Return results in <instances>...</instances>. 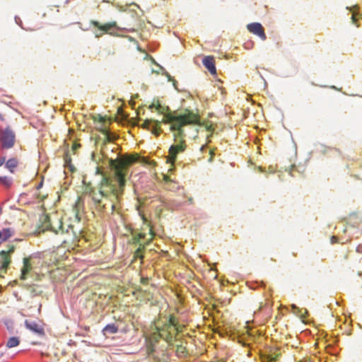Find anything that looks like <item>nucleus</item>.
<instances>
[{
  "label": "nucleus",
  "mask_w": 362,
  "mask_h": 362,
  "mask_svg": "<svg viewBox=\"0 0 362 362\" xmlns=\"http://www.w3.org/2000/svg\"><path fill=\"white\" fill-rule=\"evenodd\" d=\"M109 165L114 172L113 175L108 176L103 173L101 168L95 167V175H101V180L97 187H93L90 183L86 185L88 195L93 201L96 209L107 215L118 212V204L121 202L127 182L126 158H109Z\"/></svg>",
  "instance_id": "1"
},
{
  "label": "nucleus",
  "mask_w": 362,
  "mask_h": 362,
  "mask_svg": "<svg viewBox=\"0 0 362 362\" xmlns=\"http://www.w3.org/2000/svg\"><path fill=\"white\" fill-rule=\"evenodd\" d=\"M42 186V182H40L37 187V189L40 188Z\"/></svg>",
  "instance_id": "40"
},
{
  "label": "nucleus",
  "mask_w": 362,
  "mask_h": 362,
  "mask_svg": "<svg viewBox=\"0 0 362 362\" xmlns=\"http://www.w3.org/2000/svg\"><path fill=\"white\" fill-rule=\"evenodd\" d=\"M15 246L13 245H8V250H1L0 252V264L1 269L4 270V273L7 272V270L11 262V257L15 251Z\"/></svg>",
  "instance_id": "8"
},
{
  "label": "nucleus",
  "mask_w": 362,
  "mask_h": 362,
  "mask_svg": "<svg viewBox=\"0 0 362 362\" xmlns=\"http://www.w3.org/2000/svg\"><path fill=\"white\" fill-rule=\"evenodd\" d=\"M119 326L116 323H110L107 324L102 330L103 334L105 336H109L110 334H114L118 332Z\"/></svg>",
  "instance_id": "20"
},
{
  "label": "nucleus",
  "mask_w": 362,
  "mask_h": 362,
  "mask_svg": "<svg viewBox=\"0 0 362 362\" xmlns=\"http://www.w3.org/2000/svg\"><path fill=\"white\" fill-rule=\"evenodd\" d=\"M171 203L169 204L170 207L172 208V209H177L181 204V202L177 201V200H172L170 201Z\"/></svg>",
  "instance_id": "30"
},
{
  "label": "nucleus",
  "mask_w": 362,
  "mask_h": 362,
  "mask_svg": "<svg viewBox=\"0 0 362 362\" xmlns=\"http://www.w3.org/2000/svg\"><path fill=\"white\" fill-rule=\"evenodd\" d=\"M290 174L291 176H293V174L292 173V171L290 172Z\"/></svg>",
  "instance_id": "45"
},
{
  "label": "nucleus",
  "mask_w": 362,
  "mask_h": 362,
  "mask_svg": "<svg viewBox=\"0 0 362 362\" xmlns=\"http://www.w3.org/2000/svg\"><path fill=\"white\" fill-rule=\"evenodd\" d=\"M200 151L204 152V144L200 146Z\"/></svg>",
  "instance_id": "39"
},
{
  "label": "nucleus",
  "mask_w": 362,
  "mask_h": 362,
  "mask_svg": "<svg viewBox=\"0 0 362 362\" xmlns=\"http://www.w3.org/2000/svg\"><path fill=\"white\" fill-rule=\"evenodd\" d=\"M100 120H103V117H100Z\"/></svg>",
  "instance_id": "48"
},
{
  "label": "nucleus",
  "mask_w": 362,
  "mask_h": 362,
  "mask_svg": "<svg viewBox=\"0 0 362 362\" xmlns=\"http://www.w3.org/2000/svg\"><path fill=\"white\" fill-rule=\"evenodd\" d=\"M166 319H171L173 321L174 325H175V327H176V332L175 334V339H174L173 344H170V346H173L176 347L175 351H176V354L178 357H180V358L185 357L187 354V351L186 346L183 344V342L181 341L180 340V339L178 338L179 337L178 333L180 332L179 325L177 324L175 317H167Z\"/></svg>",
  "instance_id": "6"
},
{
  "label": "nucleus",
  "mask_w": 362,
  "mask_h": 362,
  "mask_svg": "<svg viewBox=\"0 0 362 362\" xmlns=\"http://www.w3.org/2000/svg\"><path fill=\"white\" fill-rule=\"evenodd\" d=\"M331 243L332 244L337 243V238L336 236H332L331 238Z\"/></svg>",
  "instance_id": "34"
},
{
  "label": "nucleus",
  "mask_w": 362,
  "mask_h": 362,
  "mask_svg": "<svg viewBox=\"0 0 362 362\" xmlns=\"http://www.w3.org/2000/svg\"><path fill=\"white\" fill-rule=\"evenodd\" d=\"M149 109L151 110H156L159 114L163 115V119H162V122L163 123H164V117H165V115H166L169 112H170V113H175V112H171L168 107H165L162 106L160 104L158 100H157L156 102H153L151 105H150Z\"/></svg>",
  "instance_id": "15"
},
{
  "label": "nucleus",
  "mask_w": 362,
  "mask_h": 362,
  "mask_svg": "<svg viewBox=\"0 0 362 362\" xmlns=\"http://www.w3.org/2000/svg\"><path fill=\"white\" fill-rule=\"evenodd\" d=\"M25 327L38 337H44L45 335L44 327L35 321L25 320L24 322Z\"/></svg>",
  "instance_id": "10"
},
{
  "label": "nucleus",
  "mask_w": 362,
  "mask_h": 362,
  "mask_svg": "<svg viewBox=\"0 0 362 362\" xmlns=\"http://www.w3.org/2000/svg\"><path fill=\"white\" fill-rule=\"evenodd\" d=\"M247 30L259 37H260L263 40H266L267 37L264 33V30L263 26L259 23H252L247 25Z\"/></svg>",
  "instance_id": "13"
},
{
  "label": "nucleus",
  "mask_w": 362,
  "mask_h": 362,
  "mask_svg": "<svg viewBox=\"0 0 362 362\" xmlns=\"http://www.w3.org/2000/svg\"><path fill=\"white\" fill-rule=\"evenodd\" d=\"M23 266L21 270V279L26 280L28 279V274H30L33 267L30 264V258L25 257V258H23Z\"/></svg>",
  "instance_id": "17"
},
{
  "label": "nucleus",
  "mask_w": 362,
  "mask_h": 362,
  "mask_svg": "<svg viewBox=\"0 0 362 362\" xmlns=\"http://www.w3.org/2000/svg\"><path fill=\"white\" fill-rule=\"evenodd\" d=\"M143 235L139 234L134 235L132 238L133 244L138 246L134 252V257L136 259H143L144 257V252L145 247L144 243H141Z\"/></svg>",
  "instance_id": "12"
},
{
  "label": "nucleus",
  "mask_w": 362,
  "mask_h": 362,
  "mask_svg": "<svg viewBox=\"0 0 362 362\" xmlns=\"http://www.w3.org/2000/svg\"><path fill=\"white\" fill-rule=\"evenodd\" d=\"M199 122V117L189 111L183 114L169 112L165 115L164 124L170 125L175 140V144L169 148V158L171 161H175L177 154L185 151V137L195 139L197 136Z\"/></svg>",
  "instance_id": "2"
},
{
  "label": "nucleus",
  "mask_w": 362,
  "mask_h": 362,
  "mask_svg": "<svg viewBox=\"0 0 362 362\" xmlns=\"http://www.w3.org/2000/svg\"><path fill=\"white\" fill-rule=\"evenodd\" d=\"M101 132H102V134H105V135H107V134H108V130H107V129H102V130H101Z\"/></svg>",
  "instance_id": "36"
},
{
  "label": "nucleus",
  "mask_w": 362,
  "mask_h": 362,
  "mask_svg": "<svg viewBox=\"0 0 362 362\" xmlns=\"http://www.w3.org/2000/svg\"><path fill=\"white\" fill-rule=\"evenodd\" d=\"M46 220L49 230L57 234L59 233H69V229L73 228L71 225H69L67 229L65 230L62 219L56 215L52 217L47 216Z\"/></svg>",
  "instance_id": "5"
},
{
  "label": "nucleus",
  "mask_w": 362,
  "mask_h": 362,
  "mask_svg": "<svg viewBox=\"0 0 362 362\" xmlns=\"http://www.w3.org/2000/svg\"><path fill=\"white\" fill-rule=\"evenodd\" d=\"M165 188L169 191L177 192L180 189V186L170 178L168 175H163Z\"/></svg>",
  "instance_id": "16"
},
{
  "label": "nucleus",
  "mask_w": 362,
  "mask_h": 362,
  "mask_svg": "<svg viewBox=\"0 0 362 362\" xmlns=\"http://www.w3.org/2000/svg\"><path fill=\"white\" fill-rule=\"evenodd\" d=\"M15 21H16V24H18L19 26H21L22 28H23L22 26V21L18 16L15 17Z\"/></svg>",
  "instance_id": "31"
},
{
  "label": "nucleus",
  "mask_w": 362,
  "mask_h": 362,
  "mask_svg": "<svg viewBox=\"0 0 362 362\" xmlns=\"http://www.w3.org/2000/svg\"><path fill=\"white\" fill-rule=\"evenodd\" d=\"M205 132L207 134H206L205 137V152L206 151V143L210 142V138L213 136L214 134H218L219 131L221 130L222 127H221V124H218V117L214 115V113L209 112L208 113V117L207 119H205Z\"/></svg>",
  "instance_id": "4"
},
{
  "label": "nucleus",
  "mask_w": 362,
  "mask_h": 362,
  "mask_svg": "<svg viewBox=\"0 0 362 362\" xmlns=\"http://www.w3.org/2000/svg\"><path fill=\"white\" fill-rule=\"evenodd\" d=\"M3 356V353L0 352V358Z\"/></svg>",
  "instance_id": "44"
},
{
  "label": "nucleus",
  "mask_w": 362,
  "mask_h": 362,
  "mask_svg": "<svg viewBox=\"0 0 362 362\" xmlns=\"http://www.w3.org/2000/svg\"><path fill=\"white\" fill-rule=\"evenodd\" d=\"M13 178L7 176H0V185L4 189H8L13 185Z\"/></svg>",
  "instance_id": "22"
},
{
  "label": "nucleus",
  "mask_w": 362,
  "mask_h": 362,
  "mask_svg": "<svg viewBox=\"0 0 362 362\" xmlns=\"http://www.w3.org/2000/svg\"><path fill=\"white\" fill-rule=\"evenodd\" d=\"M80 147H81V144L75 143V144H74V145H73V146H72V148H73V151H74V152H76V151L78 148H80Z\"/></svg>",
  "instance_id": "32"
},
{
  "label": "nucleus",
  "mask_w": 362,
  "mask_h": 362,
  "mask_svg": "<svg viewBox=\"0 0 362 362\" xmlns=\"http://www.w3.org/2000/svg\"><path fill=\"white\" fill-rule=\"evenodd\" d=\"M351 20L353 23H356V18L354 15L351 16Z\"/></svg>",
  "instance_id": "38"
},
{
  "label": "nucleus",
  "mask_w": 362,
  "mask_h": 362,
  "mask_svg": "<svg viewBox=\"0 0 362 362\" xmlns=\"http://www.w3.org/2000/svg\"><path fill=\"white\" fill-rule=\"evenodd\" d=\"M194 62L198 66L201 67L202 65H204V55L199 54L194 58Z\"/></svg>",
  "instance_id": "27"
},
{
  "label": "nucleus",
  "mask_w": 362,
  "mask_h": 362,
  "mask_svg": "<svg viewBox=\"0 0 362 362\" xmlns=\"http://www.w3.org/2000/svg\"><path fill=\"white\" fill-rule=\"evenodd\" d=\"M211 317V312L209 308H207V305L205 303V326L207 325V322L210 320Z\"/></svg>",
  "instance_id": "28"
},
{
  "label": "nucleus",
  "mask_w": 362,
  "mask_h": 362,
  "mask_svg": "<svg viewBox=\"0 0 362 362\" xmlns=\"http://www.w3.org/2000/svg\"><path fill=\"white\" fill-rule=\"evenodd\" d=\"M15 134L9 128L0 129V143L2 148H10L15 143Z\"/></svg>",
  "instance_id": "7"
},
{
  "label": "nucleus",
  "mask_w": 362,
  "mask_h": 362,
  "mask_svg": "<svg viewBox=\"0 0 362 362\" xmlns=\"http://www.w3.org/2000/svg\"><path fill=\"white\" fill-rule=\"evenodd\" d=\"M142 127L151 130L152 134L156 136H158L163 132L160 128V122L156 119H147L142 124Z\"/></svg>",
  "instance_id": "11"
},
{
  "label": "nucleus",
  "mask_w": 362,
  "mask_h": 362,
  "mask_svg": "<svg viewBox=\"0 0 362 362\" xmlns=\"http://www.w3.org/2000/svg\"><path fill=\"white\" fill-rule=\"evenodd\" d=\"M41 308H42V305H40L39 308H38V310H39V311H40Z\"/></svg>",
  "instance_id": "42"
},
{
  "label": "nucleus",
  "mask_w": 362,
  "mask_h": 362,
  "mask_svg": "<svg viewBox=\"0 0 362 362\" xmlns=\"http://www.w3.org/2000/svg\"><path fill=\"white\" fill-rule=\"evenodd\" d=\"M0 118H1V119H2V118H1V115H0Z\"/></svg>",
  "instance_id": "49"
},
{
  "label": "nucleus",
  "mask_w": 362,
  "mask_h": 362,
  "mask_svg": "<svg viewBox=\"0 0 362 362\" xmlns=\"http://www.w3.org/2000/svg\"><path fill=\"white\" fill-rule=\"evenodd\" d=\"M160 68L163 70V74L165 75L167 78H168V81H172L173 82V85L174 86V88L176 89V90H178L177 88V81L176 80H175L170 75L169 73H168L163 67L162 66H160Z\"/></svg>",
  "instance_id": "26"
},
{
  "label": "nucleus",
  "mask_w": 362,
  "mask_h": 362,
  "mask_svg": "<svg viewBox=\"0 0 362 362\" xmlns=\"http://www.w3.org/2000/svg\"><path fill=\"white\" fill-rule=\"evenodd\" d=\"M148 279H141V283L144 284H148Z\"/></svg>",
  "instance_id": "37"
},
{
  "label": "nucleus",
  "mask_w": 362,
  "mask_h": 362,
  "mask_svg": "<svg viewBox=\"0 0 362 362\" xmlns=\"http://www.w3.org/2000/svg\"><path fill=\"white\" fill-rule=\"evenodd\" d=\"M188 201H189V203H192V199L190 197V198L188 199Z\"/></svg>",
  "instance_id": "41"
},
{
  "label": "nucleus",
  "mask_w": 362,
  "mask_h": 362,
  "mask_svg": "<svg viewBox=\"0 0 362 362\" xmlns=\"http://www.w3.org/2000/svg\"><path fill=\"white\" fill-rule=\"evenodd\" d=\"M21 286L30 293L31 297L40 296L42 293V291L40 289V286L37 284H23Z\"/></svg>",
  "instance_id": "18"
},
{
  "label": "nucleus",
  "mask_w": 362,
  "mask_h": 362,
  "mask_svg": "<svg viewBox=\"0 0 362 362\" xmlns=\"http://www.w3.org/2000/svg\"><path fill=\"white\" fill-rule=\"evenodd\" d=\"M161 327L157 326V332L149 339L147 346L148 356L154 362H169L168 347L173 344L176 327L171 319H165Z\"/></svg>",
  "instance_id": "3"
},
{
  "label": "nucleus",
  "mask_w": 362,
  "mask_h": 362,
  "mask_svg": "<svg viewBox=\"0 0 362 362\" xmlns=\"http://www.w3.org/2000/svg\"><path fill=\"white\" fill-rule=\"evenodd\" d=\"M346 231V228H344V229L343 230V232H344V233H345Z\"/></svg>",
  "instance_id": "46"
},
{
  "label": "nucleus",
  "mask_w": 362,
  "mask_h": 362,
  "mask_svg": "<svg viewBox=\"0 0 362 362\" xmlns=\"http://www.w3.org/2000/svg\"><path fill=\"white\" fill-rule=\"evenodd\" d=\"M291 310L301 318H306L308 315V310L305 308H300L295 304L291 305Z\"/></svg>",
  "instance_id": "21"
},
{
  "label": "nucleus",
  "mask_w": 362,
  "mask_h": 362,
  "mask_svg": "<svg viewBox=\"0 0 362 362\" xmlns=\"http://www.w3.org/2000/svg\"><path fill=\"white\" fill-rule=\"evenodd\" d=\"M4 163H6V157L2 156L0 158V167L3 165Z\"/></svg>",
  "instance_id": "33"
},
{
  "label": "nucleus",
  "mask_w": 362,
  "mask_h": 362,
  "mask_svg": "<svg viewBox=\"0 0 362 362\" xmlns=\"http://www.w3.org/2000/svg\"><path fill=\"white\" fill-rule=\"evenodd\" d=\"M262 286H264V284L263 282L261 283Z\"/></svg>",
  "instance_id": "47"
},
{
  "label": "nucleus",
  "mask_w": 362,
  "mask_h": 362,
  "mask_svg": "<svg viewBox=\"0 0 362 362\" xmlns=\"http://www.w3.org/2000/svg\"><path fill=\"white\" fill-rule=\"evenodd\" d=\"M18 165V160L16 158H10L5 163V168L11 173H13L14 168Z\"/></svg>",
  "instance_id": "24"
},
{
  "label": "nucleus",
  "mask_w": 362,
  "mask_h": 362,
  "mask_svg": "<svg viewBox=\"0 0 362 362\" xmlns=\"http://www.w3.org/2000/svg\"><path fill=\"white\" fill-rule=\"evenodd\" d=\"M204 66L214 77L217 76L215 59L213 56H205Z\"/></svg>",
  "instance_id": "14"
},
{
  "label": "nucleus",
  "mask_w": 362,
  "mask_h": 362,
  "mask_svg": "<svg viewBox=\"0 0 362 362\" xmlns=\"http://www.w3.org/2000/svg\"><path fill=\"white\" fill-rule=\"evenodd\" d=\"M206 263H207V267H209L208 278L216 279L218 276L217 270L214 268V266L207 262V261L205 259V264Z\"/></svg>",
  "instance_id": "25"
},
{
  "label": "nucleus",
  "mask_w": 362,
  "mask_h": 362,
  "mask_svg": "<svg viewBox=\"0 0 362 362\" xmlns=\"http://www.w3.org/2000/svg\"><path fill=\"white\" fill-rule=\"evenodd\" d=\"M332 88L335 89V90L337 89V88L335 86H332Z\"/></svg>",
  "instance_id": "43"
},
{
  "label": "nucleus",
  "mask_w": 362,
  "mask_h": 362,
  "mask_svg": "<svg viewBox=\"0 0 362 362\" xmlns=\"http://www.w3.org/2000/svg\"><path fill=\"white\" fill-rule=\"evenodd\" d=\"M20 338L18 337H11L8 338L6 342V346L8 349L14 348L20 344Z\"/></svg>",
  "instance_id": "23"
},
{
  "label": "nucleus",
  "mask_w": 362,
  "mask_h": 362,
  "mask_svg": "<svg viewBox=\"0 0 362 362\" xmlns=\"http://www.w3.org/2000/svg\"><path fill=\"white\" fill-rule=\"evenodd\" d=\"M209 154H210V158H209V161L211 162L212 159H213V157L214 156V154L213 153L212 150H209Z\"/></svg>",
  "instance_id": "35"
},
{
  "label": "nucleus",
  "mask_w": 362,
  "mask_h": 362,
  "mask_svg": "<svg viewBox=\"0 0 362 362\" xmlns=\"http://www.w3.org/2000/svg\"><path fill=\"white\" fill-rule=\"evenodd\" d=\"M15 229L12 228H4L0 230V242H4L15 235Z\"/></svg>",
  "instance_id": "19"
},
{
  "label": "nucleus",
  "mask_w": 362,
  "mask_h": 362,
  "mask_svg": "<svg viewBox=\"0 0 362 362\" xmlns=\"http://www.w3.org/2000/svg\"><path fill=\"white\" fill-rule=\"evenodd\" d=\"M91 24L98 28L95 32V37H100L103 35V33H109L110 35H113L112 33L110 32L114 28H117V24L115 22L106 23L105 25H101L98 21H92Z\"/></svg>",
  "instance_id": "9"
},
{
  "label": "nucleus",
  "mask_w": 362,
  "mask_h": 362,
  "mask_svg": "<svg viewBox=\"0 0 362 362\" xmlns=\"http://www.w3.org/2000/svg\"><path fill=\"white\" fill-rule=\"evenodd\" d=\"M192 293L193 297L197 300L198 304H202V299L199 298V296H202V291L199 289H196L195 291H192Z\"/></svg>",
  "instance_id": "29"
}]
</instances>
